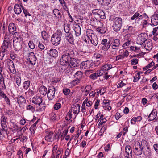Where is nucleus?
Segmentation results:
<instances>
[{
	"mask_svg": "<svg viewBox=\"0 0 158 158\" xmlns=\"http://www.w3.org/2000/svg\"><path fill=\"white\" fill-rule=\"evenodd\" d=\"M145 145V143L143 142V139L140 143L138 142H136L133 146V153L136 156L141 155L143 152Z\"/></svg>",
	"mask_w": 158,
	"mask_h": 158,
	"instance_id": "f257e3e1",
	"label": "nucleus"
},
{
	"mask_svg": "<svg viewBox=\"0 0 158 158\" xmlns=\"http://www.w3.org/2000/svg\"><path fill=\"white\" fill-rule=\"evenodd\" d=\"M113 25L112 28L113 30L115 32L120 31L122 25V19L119 17L114 18L112 19Z\"/></svg>",
	"mask_w": 158,
	"mask_h": 158,
	"instance_id": "f03ea898",
	"label": "nucleus"
},
{
	"mask_svg": "<svg viewBox=\"0 0 158 158\" xmlns=\"http://www.w3.org/2000/svg\"><path fill=\"white\" fill-rule=\"evenodd\" d=\"M74 52L72 50L68 52H64L62 54L61 59H62L65 63H69L71 60L72 57L74 56Z\"/></svg>",
	"mask_w": 158,
	"mask_h": 158,
	"instance_id": "7ed1b4c3",
	"label": "nucleus"
},
{
	"mask_svg": "<svg viewBox=\"0 0 158 158\" xmlns=\"http://www.w3.org/2000/svg\"><path fill=\"white\" fill-rule=\"evenodd\" d=\"M93 32L92 30H88L86 32L87 36L91 43L94 46H96L98 43V39Z\"/></svg>",
	"mask_w": 158,
	"mask_h": 158,
	"instance_id": "20e7f679",
	"label": "nucleus"
},
{
	"mask_svg": "<svg viewBox=\"0 0 158 158\" xmlns=\"http://www.w3.org/2000/svg\"><path fill=\"white\" fill-rule=\"evenodd\" d=\"M62 33L61 32L58 31L54 34L51 37V41L55 45H58L60 42Z\"/></svg>",
	"mask_w": 158,
	"mask_h": 158,
	"instance_id": "39448f33",
	"label": "nucleus"
},
{
	"mask_svg": "<svg viewBox=\"0 0 158 158\" xmlns=\"http://www.w3.org/2000/svg\"><path fill=\"white\" fill-rule=\"evenodd\" d=\"M55 91V88L53 86H50L48 88L47 94L49 100H52L54 98Z\"/></svg>",
	"mask_w": 158,
	"mask_h": 158,
	"instance_id": "423d86ee",
	"label": "nucleus"
},
{
	"mask_svg": "<svg viewBox=\"0 0 158 158\" xmlns=\"http://www.w3.org/2000/svg\"><path fill=\"white\" fill-rule=\"evenodd\" d=\"M12 41L11 37L8 35H6L4 37L3 43L4 45L1 47H4V48H8L10 47L11 46Z\"/></svg>",
	"mask_w": 158,
	"mask_h": 158,
	"instance_id": "0eeeda50",
	"label": "nucleus"
},
{
	"mask_svg": "<svg viewBox=\"0 0 158 158\" xmlns=\"http://www.w3.org/2000/svg\"><path fill=\"white\" fill-rule=\"evenodd\" d=\"M147 36V34L145 33H141L139 35L137 38V44L140 45L143 44L147 40L146 38Z\"/></svg>",
	"mask_w": 158,
	"mask_h": 158,
	"instance_id": "6e6552de",
	"label": "nucleus"
},
{
	"mask_svg": "<svg viewBox=\"0 0 158 158\" xmlns=\"http://www.w3.org/2000/svg\"><path fill=\"white\" fill-rule=\"evenodd\" d=\"M92 12L94 15H98L102 19H105L106 18L105 14L102 10L94 9L92 10Z\"/></svg>",
	"mask_w": 158,
	"mask_h": 158,
	"instance_id": "1a4fd4ad",
	"label": "nucleus"
},
{
	"mask_svg": "<svg viewBox=\"0 0 158 158\" xmlns=\"http://www.w3.org/2000/svg\"><path fill=\"white\" fill-rule=\"evenodd\" d=\"M90 21L91 24L95 27H102L103 25V23L94 17L91 18Z\"/></svg>",
	"mask_w": 158,
	"mask_h": 158,
	"instance_id": "9d476101",
	"label": "nucleus"
},
{
	"mask_svg": "<svg viewBox=\"0 0 158 158\" xmlns=\"http://www.w3.org/2000/svg\"><path fill=\"white\" fill-rule=\"evenodd\" d=\"M101 44L102 45V50L104 51H107L110 47L111 43L110 41H108L107 39H105L102 40Z\"/></svg>",
	"mask_w": 158,
	"mask_h": 158,
	"instance_id": "9b49d317",
	"label": "nucleus"
},
{
	"mask_svg": "<svg viewBox=\"0 0 158 158\" xmlns=\"http://www.w3.org/2000/svg\"><path fill=\"white\" fill-rule=\"evenodd\" d=\"M93 64V62L92 60H88L82 62L81 64V67L82 69H88L92 66Z\"/></svg>",
	"mask_w": 158,
	"mask_h": 158,
	"instance_id": "f8f14e48",
	"label": "nucleus"
},
{
	"mask_svg": "<svg viewBox=\"0 0 158 158\" xmlns=\"http://www.w3.org/2000/svg\"><path fill=\"white\" fill-rule=\"evenodd\" d=\"M28 58L27 60H29L31 65L35 64L37 58L35 56L34 53L32 52H31L28 53Z\"/></svg>",
	"mask_w": 158,
	"mask_h": 158,
	"instance_id": "ddd939ff",
	"label": "nucleus"
},
{
	"mask_svg": "<svg viewBox=\"0 0 158 158\" xmlns=\"http://www.w3.org/2000/svg\"><path fill=\"white\" fill-rule=\"evenodd\" d=\"M7 62L9 71L11 73H15L16 71L13 61L10 59H8L7 60Z\"/></svg>",
	"mask_w": 158,
	"mask_h": 158,
	"instance_id": "4468645a",
	"label": "nucleus"
},
{
	"mask_svg": "<svg viewBox=\"0 0 158 158\" xmlns=\"http://www.w3.org/2000/svg\"><path fill=\"white\" fill-rule=\"evenodd\" d=\"M143 142L145 144L144 149H143V153L145 156H150L151 154V151L149 145L148 144V142L143 139Z\"/></svg>",
	"mask_w": 158,
	"mask_h": 158,
	"instance_id": "2eb2a0df",
	"label": "nucleus"
},
{
	"mask_svg": "<svg viewBox=\"0 0 158 158\" xmlns=\"http://www.w3.org/2000/svg\"><path fill=\"white\" fill-rule=\"evenodd\" d=\"M156 116V110H153L148 116V120L149 121H152L153 120L157 121L158 119V117L157 118Z\"/></svg>",
	"mask_w": 158,
	"mask_h": 158,
	"instance_id": "dca6fc26",
	"label": "nucleus"
},
{
	"mask_svg": "<svg viewBox=\"0 0 158 158\" xmlns=\"http://www.w3.org/2000/svg\"><path fill=\"white\" fill-rule=\"evenodd\" d=\"M13 47L14 50L16 51H19L22 48L23 41H18L16 40H13Z\"/></svg>",
	"mask_w": 158,
	"mask_h": 158,
	"instance_id": "f3484780",
	"label": "nucleus"
},
{
	"mask_svg": "<svg viewBox=\"0 0 158 158\" xmlns=\"http://www.w3.org/2000/svg\"><path fill=\"white\" fill-rule=\"evenodd\" d=\"M152 25L156 26L158 24V14H154L151 18Z\"/></svg>",
	"mask_w": 158,
	"mask_h": 158,
	"instance_id": "a211bd4d",
	"label": "nucleus"
},
{
	"mask_svg": "<svg viewBox=\"0 0 158 158\" xmlns=\"http://www.w3.org/2000/svg\"><path fill=\"white\" fill-rule=\"evenodd\" d=\"M42 99L38 96H34L32 99V103L38 105H40L42 103Z\"/></svg>",
	"mask_w": 158,
	"mask_h": 158,
	"instance_id": "6ab92c4d",
	"label": "nucleus"
},
{
	"mask_svg": "<svg viewBox=\"0 0 158 158\" xmlns=\"http://www.w3.org/2000/svg\"><path fill=\"white\" fill-rule=\"evenodd\" d=\"M69 67L67 63H64L62 61H60V64L59 66V70L61 72L64 71Z\"/></svg>",
	"mask_w": 158,
	"mask_h": 158,
	"instance_id": "aec40b11",
	"label": "nucleus"
},
{
	"mask_svg": "<svg viewBox=\"0 0 158 158\" xmlns=\"http://www.w3.org/2000/svg\"><path fill=\"white\" fill-rule=\"evenodd\" d=\"M47 135L45 136V139L48 142L52 141L53 139V132L52 131H48L46 133Z\"/></svg>",
	"mask_w": 158,
	"mask_h": 158,
	"instance_id": "412c9836",
	"label": "nucleus"
},
{
	"mask_svg": "<svg viewBox=\"0 0 158 158\" xmlns=\"http://www.w3.org/2000/svg\"><path fill=\"white\" fill-rule=\"evenodd\" d=\"M125 152L128 155L126 157L129 158L130 157H132V153L131 147L130 145H127L125 148Z\"/></svg>",
	"mask_w": 158,
	"mask_h": 158,
	"instance_id": "4be33fe9",
	"label": "nucleus"
},
{
	"mask_svg": "<svg viewBox=\"0 0 158 158\" xmlns=\"http://www.w3.org/2000/svg\"><path fill=\"white\" fill-rule=\"evenodd\" d=\"M14 40H16V41H23V38L20 33L17 32H15L13 34Z\"/></svg>",
	"mask_w": 158,
	"mask_h": 158,
	"instance_id": "5701e85b",
	"label": "nucleus"
},
{
	"mask_svg": "<svg viewBox=\"0 0 158 158\" xmlns=\"http://www.w3.org/2000/svg\"><path fill=\"white\" fill-rule=\"evenodd\" d=\"M144 48L148 50L151 49L152 47V40H146L145 41Z\"/></svg>",
	"mask_w": 158,
	"mask_h": 158,
	"instance_id": "b1692460",
	"label": "nucleus"
},
{
	"mask_svg": "<svg viewBox=\"0 0 158 158\" xmlns=\"http://www.w3.org/2000/svg\"><path fill=\"white\" fill-rule=\"evenodd\" d=\"M94 57L96 59H98V60H95L94 62H96V64L98 65L100 64V61L102 60L103 58L102 55L100 54H94Z\"/></svg>",
	"mask_w": 158,
	"mask_h": 158,
	"instance_id": "393cba45",
	"label": "nucleus"
},
{
	"mask_svg": "<svg viewBox=\"0 0 158 158\" xmlns=\"http://www.w3.org/2000/svg\"><path fill=\"white\" fill-rule=\"evenodd\" d=\"M53 14L56 18L58 19H60L62 18V14L60 10L57 9H54L53 10Z\"/></svg>",
	"mask_w": 158,
	"mask_h": 158,
	"instance_id": "a878e982",
	"label": "nucleus"
},
{
	"mask_svg": "<svg viewBox=\"0 0 158 158\" xmlns=\"http://www.w3.org/2000/svg\"><path fill=\"white\" fill-rule=\"evenodd\" d=\"M50 56L56 58L58 56V52L55 49H51L48 52Z\"/></svg>",
	"mask_w": 158,
	"mask_h": 158,
	"instance_id": "bb28decb",
	"label": "nucleus"
},
{
	"mask_svg": "<svg viewBox=\"0 0 158 158\" xmlns=\"http://www.w3.org/2000/svg\"><path fill=\"white\" fill-rule=\"evenodd\" d=\"M21 6H19L18 4H15L14 6V11L15 13L17 15H19L22 12Z\"/></svg>",
	"mask_w": 158,
	"mask_h": 158,
	"instance_id": "cd10ccee",
	"label": "nucleus"
},
{
	"mask_svg": "<svg viewBox=\"0 0 158 158\" xmlns=\"http://www.w3.org/2000/svg\"><path fill=\"white\" fill-rule=\"evenodd\" d=\"M2 52H0V60H2L5 54H7L8 52L7 48L4 47H1Z\"/></svg>",
	"mask_w": 158,
	"mask_h": 158,
	"instance_id": "c85d7f7f",
	"label": "nucleus"
},
{
	"mask_svg": "<svg viewBox=\"0 0 158 158\" xmlns=\"http://www.w3.org/2000/svg\"><path fill=\"white\" fill-rule=\"evenodd\" d=\"M16 27L15 24L12 23H10L8 26V30L9 32L11 34L15 31Z\"/></svg>",
	"mask_w": 158,
	"mask_h": 158,
	"instance_id": "c756f323",
	"label": "nucleus"
},
{
	"mask_svg": "<svg viewBox=\"0 0 158 158\" xmlns=\"http://www.w3.org/2000/svg\"><path fill=\"white\" fill-rule=\"evenodd\" d=\"M99 4L101 6H108L110 3L111 0H97Z\"/></svg>",
	"mask_w": 158,
	"mask_h": 158,
	"instance_id": "7c9ffc66",
	"label": "nucleus"
},
{
	"mask_svg": "<svg viewBox=\"0 0 158 158\" xmlns=\"http://www.w3.org/2000/svg\"><path fill=\"white\" fill-rule=\"evenodd\" d=\"M47 89L44 86H41L39 89V92L42 95H45L47 93Z\"/></svg>",
	"mask_w": 158,
	"mask_h": 158,
	"instance_id": "2f4dec72",
	"label": "nucleus"
},
{
	"mask_svg": "<svg viewBox=\"0 0 158 158\" xmlns=\"http://www.w3.org/2000/svg\"><path fill=\"white\" fill-rule=\"evenodd\" d=\"M69 66H72L74 67H77L78 66V64L77 63V60L75 58H72L71 60L69 61V63L68 64Z\"/></svg>",
	"mask_w": 158,
	"mask_h": 158,
	"instance_id": "473e14b6",
	"label": "nucleus"
},
{
	"mask_svg": "<svg viewBox=\"0 0 158 158\" xmlns=\"http://www.w3.org/2000/svg\"><path fill=\"white\" fill-rule=\"evenodd\" d=\"M17 102L18 104L20 105H22L26 102V100L24 97L22 96H20L18 97L17 98Z\"/></svg>",
	"mask_w": 158,
	"mask_h": 158,
	"instance_id": "72a5a7b5",
	"label": "nucleus"
},
{
	"mask_svg": "<svg viewBox=\"0 0 158 158\" xmlns=\"http://www.w3.org/2000/svg\"><path fill=\"white\" fill-rule=\"evenodd\" d=\"M80 105L79 104H77L75 106L72 107L73 113L77 114L80 112Z\"/></svg>",
	"mask_w": 158,
	"mask_h": 158,
	"instance_id": "f704fd0d",
	"label": "nucleus"
},
{
	"mask_svg": "<svg viewBox=\"0 0 158 158\" xmlns=\"http://www.w3.org/2000/svg\"><path fill=\"white\" fill-rule=\"evenodd\" d=\"M75 35L77 36H79L81 35V28L78 25H76L74 29Z\"/></svg>",
	"mask_w": 158,
	"mask_h": 158,
	"instance_id": "c9c22d12",
	"label": "nucleus"
},
{
	"mask_svg": "<svg viewBox=\"0 0 158 158\" xmlns=\"http://www.w3.org/2000/svg\"><path fill=\"white\" fill-rule=\"evenodd\" d=\"M63 92L65 95H69V97L71 96L73 94V92H71L70 90L67 88L63 89Z\"/></svg>",
	"mask_w": 158,
	"mask_h": 158,
	"instance_id": "e433bc0d",
	"label": "nucleus"
},
{
	"mask_svg": "<svg viewBox=\"0 0 158 158\" xmlns=\"http://www.w3.org/2000/svg\"><path fill=\"white\" fill-rule=\"evenodd\" d=\"M30 84V81L27 80L24 81L23 84V86L24 89L26 90L28 89Z\"/></svg>",
	"mask_w": 158,
	"mask_h": 158,
	"instance_id": "4c0bfd02",
	"label": "nucleus"
},
{
	"mask_svg": "<svg viewBox=\"0 0 158 158\" xmlns=\"http://www.w3.org/2000/svg\"><path fill=\"white\" fill-rule=\"evenodd\" d=\"M83 73L80 71H77L75 74L74 77L76 79L80 80L82 77Z\"/></svg>",
	"mask_w": 158,
	"mask_h": 158,
	"instance_id": "58836bf2",
	"label": "nucleus"
},
{
	"mask_svg": "<svg viewBox=\"0 0 158 158\" xmlns=\"http://www.w3.org/2000/svg\"><path fill=\"white\" fill-rule=\"evenodd\" d=\"M66 39L71 44H73V39L72 35L70 34L69 36H66Z\"/></svg>",
	"mask_w": 158,
	"mask_h": 158,
	"instance_id": "ea45409f",
	"label": "nucleus"
},
{
	"mask_svg": "<svg viewBox=\"0 0 158 158\" xmlns=\"http://www.w3.org/2000/svg\"><path fill=\"white\" fill-rule=\"evenodd\" d=\"M112 67L110 64H105L103 65L102 68V69L103 71L108 70Z\"/></svg>",
	"mask_w": 158,
	"mask_h": 158,
	"instance_id": "a19ab883",
	"label": "nucleus"
},
{
	"mask_svg": "<svg viewBox=\"0 0 158 158\" xmlns=\"http://www.w3.org/2000/svg\"><path fill=\"white\" fill-rule=\"evenodd\" d=\"M38 121H36L34 124L31 126L30 128V130L32 133H34L35 130L36 125L38 123Z\"/></svg>",
	"mask_w": 158,
	"mask_h": 158,
	"instance_id": "79ce46f5",
	"label": "nucleus"
},
{
	"mask_svg": "<svg viewBox=\"0 0 158 158\" xmlns=\"http://www.w3.org/2000/svg\"><path fill=\"white\" fill-rule=\"evenodd\" d=\"M42 38L44 40H47L48 38V35L45 31H43L41 32Z\"/></svg>",
	"mask_w": 158,
	"mask_h": 158,
	"instance_id": "37998d69",
	"label": "nucleus"
},
{
	"mask_svg": "<svg viewBox=\"0 0 158 158\" xmlns=\"http://www.w3.org/2000/svg\"><path fill=\"white\" fill-rule=\"evenodd\" d=\"M50 120L52 121H54L56 119V115L55 113L54 112H52L50 114Z\"/></svg>",
	"mask_w": 158,
	"mask_h": 158,
	"instance_id": "c03bdc74",
	"label": "nucleus"
},
{
	"mask_svg": "<svg viewBox=\"0 0 158 158\" xmlns=\"http://www.w3.org/2000/svg\"><path fill=\"white\" fill-rule=\"evenodd\" d=\"M140 72H138L135 75L133 80V82L137 81L140 78Z\"/></svg>",
	"mask_w": 158,
	"mask_h": 158,
	"instance_id": "a18cd8bd",
	"label": "nucleus"
},
{
	"mask_svg": "<svg viewBox=\"0 0 158 158\" xmlns=\"http://www.w3.org/2000/svg\"><path fill=\"white\" fill-rule=\"evenodd\" d=\"M45 107L43 105L42 106V104L40 105H38V106L37 107V110L38 111L41 112L44 110Z\"/></svg>",
	"mask_w": 158,
	"mask_h": 158,
	"instance_id": "49530a36",
	"label": "nucleus"
},
{
	"mask_svg": "<svg viewBox=\"0 0 158 158\" xmlns=\"http://www.w3.org/2000/svg\"><path fill=\"white\" fill-rule=\"evenodd\" d=\"M21 6L26 17H27V16H31V14L29 13L27 9H25L23 6Z\"/></svg>",
	"mask_w": 158,
	"mask_h": 158,
	"instance_id": "de8ad7c7",
	"label": "nucleus"
},
{
	"mask_svg": "<svg viewBox=\"0 0 158 158\" xmlns=\"http://www.w3.org/2000/svg\"><path fill=\"white\" fill-rule=\"evenodd\" d=\"M26 109L27 110H30L32 112L35 111V108L33 107V106L32 105H29L26 107Z\"/></svg>",
	"mask_w": 158,
	"mask_h": 158,
	"instance_id": "09e8293b",
	"label": "nucleus"
},
{
	"mask_svg": "<svg viewBox=\"0 0 158 158\" xmlns=\"http://www.w3.org/2000/svg\"><path fill=\"white\" fill-rule=\"evenodd\" d=\"M61 107V105L60 103L56 102L54 105L53 108L55 110H56L60 108Z\"/></svg>",
	"mask_w": 158,
	"mask_h": 158,
	"instance_id": "8fccbe9b",
	"label": "nucleus"
},
{
	"mask_svg": "<svg viewBox=\"0 0 158 158\" xmlns=\"http://www.w3.org/2000/svg\"><path fill=\"white\" fill-rule=\"evenodd\" d=\"M6 86L5 85L4 80L0 81V89H5Z\"/></svg>",
	"mask_w": 158,
	"mask_h": 158,
	"instance_id": "3c124183",
	"label": "nucleus"
},
{
	"mask_svg": "<svg viewBox=\"0 0 158 158\" xmlns=\"http://www.w3.org/2000/svg\"><path fill=\"white\" fill-rule=\"evenodd\" d=\"M80 80L76 79L71 82V84L73 86H75L80 83Z\"/></svg>",
	"mask_w": 158,
	"mask_h": 158,
	"instance_id": "603ef678",
	"label": "nucleus"
},
{
	"mask_svg": "<svg viewBox=\"0 0 158 158\" xmlns=\"http://www.w3.org/2000/svg\"><path fill=\"white\" fill-rule=\"evenodd\" d=\"M120 40L118 39H116L114 40H113L112 42L113 44L117 45L118 46H120Z\"/></svg>",
	"mask_w": 158,
	"mask_h": 158,
	"instance_id": "864d4df0",
	"label": "nucleus"
},
{
	"mask_svg": "<svg viewBox=\"0 0 158 158\" xmlns=\"http://www.w3.org/2000/svg\"><path fill=\"white\" fill-rule=\"evenodd\" d=\"M139 13L138 12H136L134 14L133 16L131 18V19L132 20H134L135 19H137L138 17H139Z\"/></svg>",
	"mask_w": 158,
	"mask_h": 158,
	"instance_id": "5fc2aeb1",
	"label": "nucleus"
},
{
	"mask_svg": "<svg viewBox=\"0 0 158 158\" xmlns=\"http://www.w3.org/2000/svg\"><path fill=\"white\" fill-rule=\"evenodd\" d=\"M131 41L127 40L123 45L122 47L124 48H127L128 46L130 44Z\"/></svg>",
	"mask_w": 158,
	"mask_h": 158,
	"instance_id": "6e6d98bb",
	"label": "nucleus"
},
{
	"mask_svg": "<svg viewBox=\"0 0 158 158\" xmlns=\"http://www.w3.org/2000/svg\"><path fill=\"white\" fill-rule=\"evenodd\" d=\"M98 76L97 73L96 72L90 75L89 76V77L92 79H95L97 77H98Z\"/></svg>",
	"mask_w": 158,
	"mask_h": 158,
	"instance_id": "4d7b16f0",
	"label": "nucleus"
},
{
	"mask_svg": "<svg viewBox=\"0 0 158 158\" xmlns=\"http://www.w3.org/2000/svg\"><path fill=\"white\" fill-rule=\"evenodd\" d=\"M105 71H103L101 69L99 70H97L96 73L98 75V76L99 77L104 75V73H105Z\"/></svg>",
	"mask_w": 158,
	"mask_h": 158,
	"instance_id": "13d9d810",
	"label": "nucleus"
},
{
	"mask_svg": "<svg viewBox=\"0 0 158 158\" xmlns=\"http://www.w3.org/2000/svg\"><path fill=\"white\" fill-rule=\"evenodd\" d=\"M28 45L30 48L31 49H34L35 48V46L33 42L31 41H30L28 43Z\"/></svg>",
	"mask_w": 158,
	"mask_h": 158,
	"instance_id": "bf43d9fd",
	"label": "nucleus"
},
{
	"mask_svg": "<svg viewBox=\"0 0 158 158\" xmlns=\"http://www.w3.org/2000/svg\"><path fill=\"white\" fill-rule=\"evenodd\" d=\"M131 64L135 65L138 63V60L137 59H133L131 60Z\"/></svg>",
	"mask_w": 158,
	"mask_h": 158,
	"instance_id": "052dcab7",
	"label": "nucleus"
},
{
	"mask_svg": "<svg viewBox=\"0 0 158 158\" xmlns=\"http://www.w3.org/2000/svg\"><path fill=\"white\" fill-rule=\"evenodd\" d=\"M16 83L18 86H19L21 83V77H18L16 78Z\"/></svg>",
	"mask_w": 158,
	"mask_h": 158,
	"instance_id": "680f3d73",
	"label": "nucleus"
},
{
	"mask_svg": "<svg viewBox=\"0 0 158 158\" xmlns=\"http://www.w3.org/2000/svg\"><path fill=\"white\" fill-rule=\"evenodd\" d=\"M130 48L132 50L135 51V52H139V50H140V49L139 48H138L136 46L134 47L131 46L130 47Z\"/></svg>",
	"mask_w": 158,
	"mask_h": 158,
	"instance_id": "e2e57ef3",
	"label": "nucleus"
},
{
	"mask_svg": "<svg viewBox=\"0 0 158 158\" xmlns=\"http://www.w3.org/2000/svg\"><path fill=\"white\" fill-rule=\"evenodd\" d=\"M38 47L41 50H42L45 48V47L43 44L39 42L38 44Z\"/></svg>",
	"mask_w": 158,
	"mask_h": 158,
	"instance_id": "0e129e2a",
	"label": "nucleus"
},
{
	"mask_svg": "<svg viewBox=\"0 0 158 158\" xmlns=\"http://www.w3.org/2000/svg\"><path fill=\"white\" fill-rule=\"evenodd\" d=\"M3 98H4L7 104H8L9 105H11L10 101L6 95L4 96Z\"/></svg>",
	"mask_w": 158,
	"mask_h": 158,
	"instance_id": "69168bd1",
	"label": "nucleus"
},
{
	"mask_svg": "<svg viewBox=\"0 0 158 158\" xmlns=\"http://www.w3.org/2000/svg\"><path fill=\"white\" fill-rule=\"evenodd\" d=\"M101 27H98L97 28V31L99 32L101 34H104L106 32V31L102 29H101L100 28Z\"/></svg>",
	"mask_w": 158,
	"mask_h": 158,
	"instance_id": "338daca9",
	"label": "nucleus"
},
{
	"mask_svg": "<svg viewBox=\"0 0 158 158\" xmlns=\"http://www.w3.org/2000/svg\"><path fill=\"white\" fill-rule=\"evenodd\" d=\"M12 124L13 125L12 126V127L13 128H14V131H18L20 129V128L18 126L15 124L13 123H12Z\"/></svg>",
	"mask_w": 158,
	"mask_h": 158,
	"instance_id": "774afa93",
	"label": "nucleus"
}]
</instances>
